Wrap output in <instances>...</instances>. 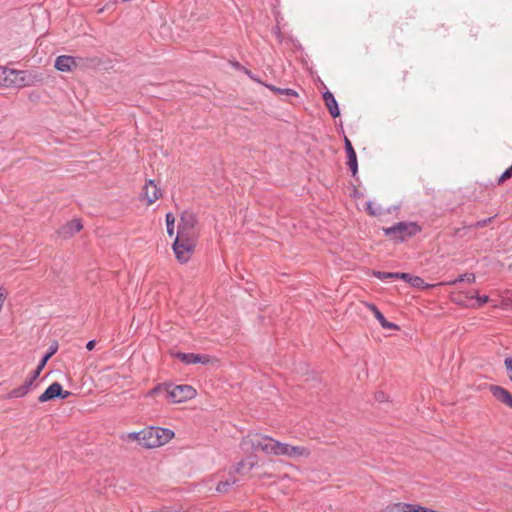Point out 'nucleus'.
<instances>
[{
	"instance_id": "obj_1",
	"label": "nucleus",
	"mask_w": 512,
	"mask_h": 512,
	"mask_svg": "<svg viewBox=\"0 0 512 512\" xmlns=\"http://www.w3.org/2000/svg\"><path fill=\"white\" fill-rule=\"evenodd\" d=\"M421 231V226L412 221H400L391 227L383 228L385 236H387L390 240L398 243H402L412 238Z\"/></svg>"
},
{
	"instance_id": "obj_2",
	"label": "nucleus",
	"mask_w": 512,
	"mask_h": 512,
	"mask_svg": "<svg viewBox=\"0 0 512 512\" xmlns=\"http://www.w3.org/2000/svg\"><path fill=\"white\" fill-rule=\"evenodd\" d=\"M34 83V76L28 71L0 67V85L3 87H26Z\"/></svg>"
},
{
	"instance_id": "obj_3",
	"label": "nucleus",
	"mask_w": 512,
	"mask_h": 512,
	"mask_svg": "<svg viewBox=\"0 0 512 512\" xmlns=\"http://www.w3.org/2000/svg\"><path fill=\"white\" fill-rule=\"evenodd\" d=\"M274 444H277V440L259 433L248 434L241 441L243 450H260L270 455H276L277 450Z\"/></svg>"
},
{
	"instance_id": "obj_4",
	"label": "nucleus",
	"mask_w": 512,
	"mask_h": 512,
	"mask_svg": "<svg viewBox=\"0 0 512 512\" xmlns=\"http://www.w3.org/2000/svg\"><path fill=\"white\" fill-rule=\"evenodd\" d=\"M174 437V432L168 428L149 427L142 430V446L155 448L168 443Z\"/></svg>"
},
{
	"instance_id": "obj_5",
	"label": "nucleus",
	"mask_w": 512,
	"mask_h": 512,
	"mask_svg": "<svg viewBox=\"0 0 512 512\" xmlns=\"http://www.w3.org/2000/svg\"><path fill=\"white\" fill-rule=\"evenodd\" d=\"M176 236H179L180 238L198 240V220L194 212L185 210L181 213Z\"/></svg>"
},
{
	"instance_id": "obj_6",
	"label": "nucleus",
	"mask_w": 512,
	"mask_h": 512,
	"mask_svg": "<svg viewBox=\"0 0 512 512\" xmlns=\"http://www.w3.org/2000/svg\"><path fill=\"white\" fill-rule=\"evenodd\" d=\"M196 244L197 240L180 238L179 236H176L173 242V251L175 253L176 259L180 263L188 262L194 252Z\"/></svg>"
},
{
	"instance_id": "obj_7",
	"label": "nucleus",
	"mask_w": 512,
	"mask_h": 512,
	"mask_svg": "<svg viewBox=\"0 0 512 512\" xmlns=\"http://www.w3.org/2000/svg\"><path fill=\"white\" fill-rule=\"evenodd\" d=\"M196 390L190 385H172L169 384L167 391V400L172 403H182L194 398Z\"/></svg>"
},
{
	"instance_id": "obj_8",
	"label": "nucleus",
	"mask_w": 512,
	"mask_h": 512,
	"mask_svg": "<svg viewBox=\"0 0 512 512\" xmlns=\"http://www.w3.org/2000/svg\"><path fill=\"white\" fill-rule=\"evenodd\" d=\"M71 395L70 391L63 390L59 382H53L47 389L39 396L38 400L41 403L60 398L66 399Z\"/></svg>"
},
{
	"instance_id": "obj_9",
	"label": "nucleus",
	"mask_w": 512,
	"mask_h": 512,
	"mask_svg": "<svg viewBox=\"0 0 512 512\" xmlns=\"http://www.w3.org/2000/svg\"><path fill=\"white\" fill-rule=\"evenodd\" d=\"M84 59L81 57L61 55L55 60V68L61 72H69L79 65H83Z\"/></svg>"
},
{
	"instance_id": "obj_10",
	"label": "nucleus",
	"mask_w": 512,
	"mask_h": 512,
	"mask_svg": "<svg viewBox=\"0 0 512 512\" xmlns=\"http://www.w3.org/2000/svg\"><path fill=\"white\" fill-rule=\"evenodd\" d=\"M175 358L185 364H208L210 363V356L206 354H194V353H184V352H176L174 354Z\"/></svg>"
},
{
	"instance_id": "obj_11",
	"label": "nucleus",
	"mask_w": 512,
	"mask_h": 512,
	"mask_svg": "<svg viewBox=\"0 0 512 512\" xmlns=\"http://www.w3.org/2000/svg\"><path fill=\"white\" fill-rule=\"evenodd\" d=\"M490 392L492 396L499 402L512 408V394L505 388L499 385H491Z\"/></svg>"
},
{
	"instance_id": "obj_12",
	"label": "nucleus",
	"mask_w": 512,
	"mask_h": 512,
	"mask_svg": "<svg viewBox=\"0 0 512 512\" xmlns=\"http://www.w3.org/2000/svg\"><path fill=\"white\" fill-rule=\"evenodd\" d=\"M344 146H345V151H346L347 159H348L347 165H348L352 175L355 176L358 171L357 155L352 146L351 141L346 136L344 137Z\"/></svg>"
},
{
	"instance_id": "obj_13",
	"label": "nucleus",
	"mask_w": 512,
	"mask_h": 512,
	"mask_svg": "<svg viewBox=\"0 0 512 512\" xmlns=\"http://www.w3.org/2000/svg\"><path fill=\"white\" fill-rule=\"evenodd\" d=\"M142 196L147 201V204L151 205L160 198L161 190L153 180H149L144 186Z\"/></svg>"
},
{
	"instance_id": "obj_14",
	"label": "nucleus",
	"mask_w": 512,
	"mask_h": 512,
	"mask_svg": "<svg viewBox=\"0 0 512 512\" xmlns=\"http://www.w3.org/2000/svg\"><path fill=\"white\" fill-rule=\"evenodd\" d=\"M83 228L81 221L79 219H74L64 226H62L59 230V234L64 238H68L78 233Z\"/></svg>"
},
{
	"instance_id": "obj_15",
	"label": "nucleus",
	"mask_w": 512,
	"mask_h": 512,
	"mask_svg": "<svg viewBox=\"0 0 512 512\" xmlns=\"http://www.w3.org/2000/svg\"><path fill=\"white\" fill-rule=\"evenodd\" d=\"M323 100L325 105L333 118H337L340 116V109L338 107V102L336 101L334 95L330 91H325L323 93Z\"/></svg>"
},
{
	"instance_id": "obj_16",
	"label": "nucleus",
	"mask_w": 512,
	"mask_h": 512,
	"mask_svg": "<svg viewBox=\"0 0 512 512\" xmlns=\"http://www.w3.org/2000/svg\"><path fill=\"white\" fill-rule=\"evenodd\" d=\"M31 381H24L22 385H20L17 388L12 389L7 395L5 396V399H13V398H22L26 396L31 390Z\"/></svg>"
},
{
	"instance_id": "obj_17",
	"label": "nucleus",
	"mask_w": 512,
	"mask_h": 512,
	"mask_svg": "<svg viewBox=\"0 0 512 512\" xmlns=\"http://www.w3.org/2000/svg\"><path fill=\"white\" fill-rule=\"evenodd\" d=\"M368 308L372 311L375 318L379 321L380 325L385 329H399V327L392 322L386 320L381 311L374 304H368Z\"/></svg>"
},
{
	"instance_id": "obj_18",
	"label": "nucleus",
	"mask_w": 512,
	"mask_h": 512,
	"mask_svg": "<svg viewBox=\"0 0 512 512\" xmlns=\"http://www.w3.org/2000/svg\"><path fill=\"white\" fill-rule=\"evenodd\" d=\"M401 279L404 280L405 282L409 283L412 287L418 288V289L424 290V289H428L432 286V285L425 283V281L421 277L411 275L410 273L402 274Z\"/></svg>"
},
{
	"instance_id": "obj_19",
	"label": "nucleus",
	"mask_w": 512,
	"mask_h": 512,
	"mask_svg": "<svg viewBox=\"0 0 512 512\" xmlns=\"http://www.w3.org/2000/svg\"><path fill=\"white\" fill-rule=\"evenodd\" d=\"M385 512H412V504L409 503H394L388 505Z\"/></svg>"
},
{
	"instance_id": "obj_20",
	"label": "nucleus",
	"mask_w": 512,
	"mask_h": 512,
	"mask_svg": "<svg viewBox=\"0 0 512 512\" xmlns=\"http://www.w3.org/2000/svg\"><path fill=\"white\" fill-rule=\"evenodd\" d=\"M264 85H265V87H267L269 90L273 91L276 94L285 95V96H289V97H298V93L294 89L278 88L271 84H264Z\"/></svg>"
},
{
	"instance_id": "obj_21",
	"label": "nucleus",
	"mask_w": 512,
	"mask_h": 512,
	"mask_svg": "<svg viewBox=\"0 0 512 512\" xmlns=\"http://www.w3.org/2000/svg\"><path fill=\"white\" fill-rule=\"evenodd\" d=\"M289 452L290 458L308 457L310 455V450L304 446L291 445Z\"/></svg>"
},
{
	"instance_id": "obj_22",
	"label": "nucleus",
	"mask_w": 512,
	"mask_h": 512,
	"mask_svg": "<svg viewBox=\"0 0 512 512\" xmlns=\"http://www.w3.org/2000/svg\"><path fill=\"white\" fill-rule=\"evenodd\" d=\"M402 274H405V273L404 272H382V271H374L373 272V275L380 280L401 279Z\"/></svg>"
},
{
	"instance_id": "obj_23",
	"label": "nucleus",
	"mask_w": 512,
	"mask_h": 512,
	"mask_svg": "<svg viewBox=\"0 0 512 512\" xmlns=\"http://www.w3.org/2000/svg\"><path fill=\"white\" fill-rule=\"evenodd\" d=\"M168 386L169 384H158L148 392L147 396L163 395L167 399Z\"/></svg>"
},
{
	"instance_id": "obj_24",
	"label": "nucleus",
	"mask_w": 512,
	"mask_h": 512,
	"mask_svg": "<svg viewBox=\"0 0 512 512\" xmlns=\"http://www.w3.org/2000/svg\"><path fill=\"white\" fill-rule=\"evenodd\" d=\"M237 482V479L235 477H231L230 479H227L225 481H220L217 484L216 491L219 493H226L229 488Z\"/></svg>"
},
{
	"instance_id": "obj_25",
	"label": "nucleus",
	"mask_w": 512,
	"mask_h": 512,
	"mask_svg": "<svg viewBox=\"0 0 512 512\" xmlns=\"http://www.w3.org/2000/svg\"><path fill=\"white\" fill-rule=\"evenodd\" d=\"M276 447V456H288L289 457V450L291 445L287 443H282L280 441H277V444H274Z\"/></svg>"
},
{
	"instance_id": "obj_26",
	"label": "nucleus",
	"mask_w": 512,
	"mask_h": 512,
	"mask_svg": "<svg viewBox=\"0 0 512 512\" xmlns=\"http://www.w3.org/2000/svg\"><path fill=\"white\" fill-rule=\"evenodd\" d=\"M366 210L372 216H380L384 213V210L380 205H376L371 201L367 202Z\"/></svg>"
},
{
	"instance_id": "obj_27",
	"label": "nucleus",
	"mask_w": 512,
	"mask_h": 512,
	"mask_svg": "<svg viewBox=\"0 0 512 512\" xmlns=\"http://www.w3.org/2000/svg\"><path fill=\"white\" fill-rule=\"evenodd\" d=\"M166 219V229L169 236L174 235V223H175V217L174 215L169 212L165 216Z\"/></svg>"
},
{
	"instance_id": "obj_28",
	"label": "nucleus",
	"mask_w": 512,
	"mask_h": 512,
	"mask_svg": "<svg viewBox=\"0 0 512 512\" xmlns=\"http://www.w3.org/2000/svg\"><path fill=\"white\" fill-rule=\"evenodd\" d=\"M464 281L468 282V283L475 282V275L473 273L462 274L457 279H455L454 281L449 282L448 284L449 285H454V284H456L458 282H464Z\"/></svg>"
},
{
	"instance_id": "obj_29",
	"label": "nucleus",
	"mask_w": 512,
	"mask_h": 512,
	"mask_svg": "<svg viewBox=\"0 0 512 512\" xmlns=\"http://www.w3.org/2000/svg\"><path fill=\"white\" fill-rule=\"evenodd\" d=\"M471 299H476L477 307H481L488 302L489 297L487 295L481 296L478 294V292H475V294L471 296Z\"/></svg>"
},
{
	"instance_id": "obj_30",
	"label": "nucleus",
	"mask_w": 512,
	"mask_h": 512,
	"mask_svg": "<svg viewBox=\"0 0 512 512\" xmlns=\"http://www.w3.org/2000/svg\"><path fill=\"white\" fill-rule=\"evenodd\" d=\"M127 439L132 441H138L142 445V431L128 433Z\"/></svg>"
},
{
	"instance_id": "obj_31",
	"label": "nucleus",
	"mask_w": 512,
	"mask_h": 512,
	"mask_svg": "<svg viewBox=\"0 0 512 512\" xmlns=\"http://www.w3.org/2000/svg\"><path fill=\"white\" fill-rule=\"evenodd\" d=\"M42 369H39V367H36V369L31 373V375L25 380V381H31V386L34 387V382L39 377Z\"/></svg>"
},
{
	"instance_id": "obj_32",
	"label": "nucleus",
	"mask_w": 512,
	"mask_h": 512,
	"mask_svg": "<svg viewBox=\"0 0 512 512\" xmlns=\"http://www.w3.org/2000/svg\"><path fill=\"white\" fill-rule=\"evenodd\" d=\"M505 368L508 372V377L512 382V357H507L504 361Z\"/></svg>"
},
{
	"instance_id": "obj_33",
	"label": "nucleus",
	"mask_w": 512,
	"mask_h": 512,
	"mask_svg": "<svg viewBox=\"0 0 512 512\" xmlns=\"http://www.w3.org/2000/svg\"><path fill=\"white\" fill-rule=\"evenodd\" d=\"M512 178V173L511 171L509 170V168H507L502 174L501 176L498 178V184H501L503 183L504 181L508 180Z\"/></svg>"
},
{
	"instance_id": "obj_34",
	"label": "nucleus",
	"mask_w": 512,
	"mask_h": 512,
	"mask_svg": "<svg viewBox=\"0 0 512 512\" xmlns=\"http://www.w3.org/2000/svg\"><path fill=\"white\" fill-rule=\"evenodd\" d=\"M375 400L383 403L388 400V396L383 391H378L375 393Z\"/></svg>"
},
{
	"instance_id": "obj_35",
	"label": "nucleus",
	"mask_w": 512,
	"mask_h": 512,
	"mask_svg": "<svg viewBox=\"0 0 512 512\" xmlns=\"http://www.w3.org/2000/svg\"><path fill=\"white\" fill-rule=\"evenodd\" d=\"M57 350H58V343L53 342L45 354H47L49 357H52L57 352Z\"/></svg>"
},
{
	"instance_id": "obj_36",
	"label": "nucleus",
	"mask_w": 512,
	"mask_h": 512,
	"mask_svg": "<svg viewBox=\"0 0 512 512\" xmlns=\"http://www.w3.org/2000/svg\"><path fill=\"white\" fill-rule=\"evenodd\" d=\"M51 357H49L47 354H44V356L42 357V359L40 360L39 364L37 365V367H39V369H44L45 365L47 364L48 360L50 359Z\"/></svg>"
},
{
	"instance_id": "obj_37",
	"label": "nucleus",
	"mask_w": 512,
	"mask_h": 512,
	"mask_svg": "<svg viewBox=\"0 0 512 512\" xmlns=\"http://www.w3.org/2000/svg\"><path fill=\"white\" fill-rule=\"evenodd\" d=\"M490 221H491V218H487V219H484V220L478 221V222L475 224V227H476V228H482V227H484L487 223H489Z\"/></svg>"
},
{
	"instance_id": "obj_38",
	"label": "nucleus",
	"mask_w": 512,
	"mask_h": 512,
	"mask_svg": "<svg viewBox=\"0 0 512 512\" xmlns=\"http://www.w3.org/2000/svg\"><path fill=\"white\" fill-rule=\"evenodd\" d=\"M244 466H245V462H244V461H240V462H238V463L234 466V471H235L236 473H240V472H241V470L244 468Z\"/></svg>"
},
{
	"instance_id": "obj_39",
	"label": "nucleus",
	"mask_w": 512,
	"mask_h": 512,
	"mask_svg": "<svg viewBox=\"0 0 512 512\" xmlns=\"http://www.w3.org/2000/svg\"><path fill=\"white\" fill-rule=\"evenodd\" d=\"M95 345H96V341L95 340H90L86 344V349L91 351V350L94 349Z\"/></svg>"
},
{
	"instance_id": "obj_40",
	"label": "nucleus",
	"mask_w": 512,
	"mask_h": 512,
	"mask_svg": "<svg viewBox=\"0 0 512 512\" xmlns=\"http://www.w3.org/2000/svg\"><path fill=\"white\" fill-rule=\"evenodd\" d=\"M246 74H247V75H248L252 80H254V81L258 82V83H261V81H260L258 78H256V76H255V75H253L250 71L246 70Z\"/></svg>"
},
{
	"instance_id": "obj_41",
	"label": "nucleus",
	"mask_w": 512,
	"mask_h": 512,
	"mask_svg": "<svg viewBox=\"0 0 512 512\" xmlns=\"http://www.w3.org/2000/svg\"><path fill=\"white\" fill-rule=\"evenodd\" d=\"M85 61L90 62L91 64H96L99 62L97 58L86 59Z\"/></svg>"
},
{
	"instance_id": "obj_42",
	"label": "nucleus",
	"mask_w": 512,
	"mask_h": 512,
	"mask_svg": "<svg viewBox=\"0 0 512 512\" xmlns=\"http://www.w3.org/2000/svg\"><path fill=\"white\" fill-rule=\"evenodd\" d=\"M249 467H248V470H252V468L254 467V462H249Z\"/></svg>"
},
{
	"instance_id": "obj_43",
	"label": "nucleus",
	"mask_w": 512,
	"mask_h": 512,
	"mask_svg": "<svg viewBox=\"0 0 512 512\" xmlns=\"http://www.w3.org/2000/svg\"><path fill=\"white\" fill-rule=\"evenodd\" d=\"M509 170H510V171H511V173H512V163H511V166L509 167Z\"/></svg>"
}]
</instances>
